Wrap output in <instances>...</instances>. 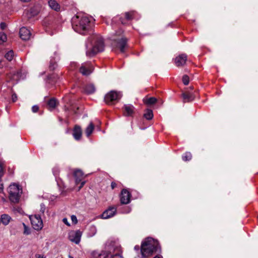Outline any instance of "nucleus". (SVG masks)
<instances>
[{"label": "nucleus", "instance_id": "4be33fe9", "mask_svg": "<svg viewBox=\"0 0 258 258\" xmlns=\"http://www.w3.org/2000/svg\"><path fill=\"white\" fill-rule=\"evenodd\" d=\"M183 102H187L192 101L195 96L193 94L190 92H184L182 94Z\"/></svg>", "mask_w": 258, "mask_h": 258}, {"label": "nucleus", "instance_id": "6e6552de", "mask_svg": "<svg viewBox=\"0 0 258 258\" xmlns=\"http://www.w3.org/2000/svg\"><path fill=\"white\" fill-rule=\"evenodd\" d=\"M31 224L34 229L39 230L43 227V222L40 216L35 215L30 217Z\"/></svg>", "mask_w": 258, "mask_h": 258}, {"label": "nucleus", "instance_id": "72a5a7b5", "mask_svg": "<svg viewBox=\"0 0 258 258\" xmlns=\"http://www.w3.org/2000/svg\"><path fill=\"white\" fill-rule=\"evenodd\" d=\"M57 67V64L55 61H53L52 60H51L50 61V64H49V69L51 70H54L56 67Z\"/></svg>", "mask_w": 258, "mask_h": 258}, {"label": "nucleus", "instance_id": "79ce46f5", "mask_svg": "<svg viewBox=\"0 0 258 258\" xmlns=\"http://www.w3.org/2000/svg\"><path fill=\"white\" fill-rule=\"evenodd\" d=\"M12 99L13 102H15L17 100V96L16 94H13L12 95Z\"/></svg>", "mask_w": 258, "mask_h": 258}, {"label": "nucleus", "instance_id": "f3484780", "mask_svg": "<svg viewBox=\"0 0 258 258\" xmlns=\"http://www.w3.org/2000/svg\"><path fill=\"white\" fill-rule=\"evenodd\" d=\"M48 4L51 9L57 12L60 11V6L55 0H49Z\"/></svg>", "mask_w": 258, "mask_h": 258}, {"label": "nucleus", "instance_id": "ddd939ff", "mask_svg": "<svg viewBox=\"0 0 258 258\" xmlns=\"http://www.w3.org/2000/svg\"><path fill=\"white\" fill-rule=\"evenodd\" d=\"M116 213V208L115 207H110L105 210L101 215L102 219H107L114 216Z\"/></svg>", "mask_w": 258, "mask_h": 258}, {"label": "nucleus", "instance_id": "a878e982", "mask_svg": "<svg viewBox=\"0 0 258 258\" xmlns=\"http://www.w3.org/2000/svg\"><path fill=\"white\" fill-rule=\"evenodd\" d=\"M144 103L148 105H152L155 104L157 101V99L155 97H150L144 99L143 100Z\"/></svg>", "mask_w": 258, "mask_h": 258}, {"label": "nucleus", "instance_id": "3c124183", "mask_svg": "<svg viewBox=\"0 0 258 258\" xmlns=\"http://www.w3.org/2000/svg\"><path fill=\"white\" fill-rule=\"evenodd\" d=\"M21 1L22 2H29L30 0H21Z\"/></svg>", "mask_w": 258, "mask_h": 258}, {"label": "nucleus", "instance_id": "864d4df0", "mask_svg": "<svg viewBox=\"0 0 258 258\" xmlns=\"http://www.w3.org/2000/svg\"><path fill=\"white\" fill-rule=\"evenodd\" d=\"M121 22L122 24H125V23L123 22L122 20H121Z\"/></svg>", "mask_w": 258, "mask_h": 258}, {"label": "nucleus", "instance_id": "9d476101", "mask_svg": "<svg viewBox=\"0 0 258 258\" xmlns=\"http://www.w3.org/2000/svg\"><path fill=\"white\" fill-rule=\"evenodd\" d=\"M82 236V232L80 230L71 231L69 233V238L70 241L79 244Z\"/></svg>", "mask_w": 258, "mask_h": 258}, {"label": "nucleus", "instance_id": "f03ea898", "mask_svg": "<svg viewBox=\"0 0 258 258\" xmlns=\"http://www.w3.org/2000/svg\"><path fill=\"white\" fill-rule=\"evenodd\" d=\"M161 251L158 241L151 237L146 238L143 241L141 251L143 257L149 256L155 252Z\"/></svg>", "mask_w": 258, "mask_h": 258}, {"label": "nucleus", "instance_id": "39448f33", "mask_svg": "<svg viewBox=\"0 0 258 258\" xmlns=\"http://www.w3.org/2000/svg\"><path fill=\"white\" fill-rule=\"evenodd\" d=\"M122 33V31L120 30L118 32L116 33V35L117 36V37H112V45L114 49H118L120 52H124L125 51V48L127 46V39L120 36Z\"/></svg>", "mask_w": 258, "mask_h": 258}, {"label": "nucleus", "instance_id": "473e14b6", "mask_svg": "<svg viewBox=\"0 0 258 258\" xmlns=\"http://www.w3.org/2000/svg\"><path fill=\"white\" fill-rule=\"evenodd\" d=\"M7 40L6 35L3 32H0V44L5 42Z\"/></svg>", "mask_w": 258, "mask_h": 258}, {"label": "nucleus", "instance_id": "f704fd0d", "mask_svg": "<svg viewBox=\"0 0 258 258\" xmlns=\"http://www.w3.org/2000/svg\"><path fill=\"white\" fill-rule=\"evenodd\" d=\"M189 77L187 75H184L182 77V82L185 85H187L189 83Z\"/></svg>", "mask_w": 258, "mask_h": 258}, {"label": "nucleus", "instance_id": "a18cd8bd", "mask_svg": "<svg viewBox=\"0 0 258 258\" xmlns=\"http://www.w3.org/2000/svg\"><path fill=\"white\" fill-rule=\"evenodd\" d=\"M81 185L79 187V190H80L81 188L84 185L85 183V181H81Z\"/></svg>", "mask_w": 258, "mask_h": 258}, {"label": "nucleus", "instance_id": "e433bc0d", "mask_svg": "<svg viewBox=\"0 0 258 258\" xmlns=\"http://www.w3.org/2000/svg\"><path fill=\"white\" fill-rule=\"evenodd\" d=\"M4 173V165L2 162L0 161V178H1Z\"/></svg>", "mask_w": 258, "mask_h": 258}, {"label": "nucleus", "instance_id": "423d86ee", "mask_svg": "<svg viewBox=\"0 0 258 258\" xmlns=\"http://www.w3.org/2000/svg\"><path fill=\"white\" fill-rule=\"evenodd\" d=\"M22 192V189L20 188L19 185L16 183L11 184L9 186L8 189L9 197L10 201L13 203H18Z\"/></svg>", "mask_w": 258, "mask_h": 258}, {"label": "nucleus", "instance_id": "5701e85b", "mask_svg": "<svg viewBox=\"0 0 258 258\" xmlns=\"http://www.w3.org/2000/svg\"><path fill=\"white\" fill-rule=\"evenodd\" d=\"M137 13L135 11H131L126 12L125 14V19L127 20H131L132 19H138L137 17Z\"/></svg>", "mask_w": 258, "mask_h": 258}, {"label": "nucleus", "instance_id": "6ab92c4d", "mask_svg": "<svg viewBox=\"0 0 258 258\" xmlns=\"http://www.w3.org/2000/svg\"><path fill=\"white\" fill-rule=\"evenodd\" d=\"M74 175L77 184L81 181L84 177L82 171L79 169L76 170L74 171Z\"/></svg>", "mask_w": 258, "mask_h": 258}, {"label": "nucleus", "instance_id": "de8ad7c7", "mask_svg": "<svg viewBox=\"0 0 258 258\" xmlns=\"http://www.w3.org/2000/svg\"><path fill=\"white\" fill-rule=\"evenodd\" d=\"M111 186L112 189H114L116 186V184L115 182H112L111 183Z\"/></svg>", "mask_w": 258, "mask_h": 258}, {"label": "nucleus", "instance_id": "f257e3e1", "mask_svg": "<svg viewBox=\"0 0 258 258\" xmlns=\"http://www.w3.org/2000/svg\"><path fill=\"white\" fill-rule=\"evenodd\" d=\"M90 18L83 14L74 16L72 19V27L75 31L82 34H87L90 30Z\"/></svg>", "mask_w": 258, "mask_h": 258}, {"label": "nucleus", "instance_id": "b1692460", "mask_svg": "<svg viewBox=\"0 0 258 258\" xmlns=\"http://www.w3.org/2000/svg\"><path fill=\"white\" fill-rule=\"evenodd\" d=\"M94 130V125L93 123L92 122H91L89 123V125L87 127L86 131H85V134L86 135V136L87 137H89L91 135V134L93 132Z\"/></svg>", "mask_w": 258, "mask_h": 258}, {"label": "nucleus", "instance_id": "cd10ccee", "mask_svg": "<svg viewBox=\"0 0 258 258\" xmlns=\"http://www.w3.org/2000/svg\"><path fill=\"white\" fill-rule=\"evenodd\" d=\"M89 231L88 233V236L89 237H92L96 233V228L94 226H91L89 227Z\"/></svg>", "mask_w": 258, "mask_h": 258}, {"label": "nucleus", "instance_id": "c85d7f7f", "mask_svg": "<svg viewBox=\"0 0 258 258\" xmlns=\"http://www.w3.org/2000/svg\"><path fill=\"white\" fill-rule=\"evenodd\" d=\"M144 117L148 120L151 119L153 117V112L150 109H148L144 114Z\"/></svg>", "mask_w": 258, "mask_h": 258}, {"label": "nucleus", "instance_id": "aec40b11", "mask_svg": "<svg viewBox=\"0 0 258 258\" xmlns=\"http://www.w3.org/2000/svg\"><path fill=\"white\" fill-rule=\"evenodd\" d=\"M73 137L76 140H79L82 137V130L80 126H75L73 131Z\"/></svg>", "mask_w": 258, "mask_h": 258}, {"label": "nucleus", "instance_id": "a19ab883", "mask_svg": "<svg viewBox=\"0 0 258 258\" xmlns=\"http://www.w3.org/2000/svg\"><path fill=\"white\" fill-rule=\"evenodd\" d=\"M4 190V186L2 182L1 178H0V193L3 192Z\"/></svg>", "mask_w": 258, "mask_h": 258}, {"label": "nucleus", "instance_id": "9b49d317", "mask_svg": "<svg viewBox=\"0 0 258 258\" xmlns=\"http://www.w3.org/2000/svg\"><path fill=\"white\" fill-rule=\"evenodd\" d=\"M20 36L24 40H28L32 36L31 30L25 27H23L20 29Z\"/></svg>", "mask_w": 258, "mask_h": 258}, {"label": "nucleus", "instance_id": "4468645a", "mask_svg": "<svg viewBox=\"0 0 258 258\" xmlns=\"http://www.w3.org/2000/svg\"><path fill=\"white\" fill-rule=\"evenodd\" d=\"M8 78L10 81L13 84H16L21 79H23L24 77L22 76L21 72H17L13 73H10L8 75Z\"/></svg>", "mask_w": 258, "mask_h": 258}, {"label": "nucleus", "instance_id": "0eeeda50", "mask_svg": "<svg viewBox=\"0 0 258 258\" xmlns=\"http://www.w3.org/2000/svg\"><path fill=\"white\" fill-rule=\"evenodd\" d=\"M122 97V94L120 92L110 91L104 97V101L108 104H112L115 102H117Z\"/></svg>", "mask_w": 258, "mask_h": 258}, {"label": "nucleus", "instance_id": "1a4fd4ad", "mask_svg": "<svg viewBox=\"0 0 258 258\" xmlns=\"http://www.w3.org/2000/svg\"><path fill=\"white\" fill-rule=\"evenodd\" d=\"M93 70V67L90 62H86L82 64L80 68V73L83 75H90Z\"/></svg>", "mask_w": 258, "mask_h": 258}, {"label": "nucleus", "instance_id": "a211bd4d", "mask_svg": "<svg viewBox=\"0 0 258 258\" xmlns=\"http://www.w3.org/2000/svg\"><path fill=\"white\" fill-rule=\"evenodd\" d=\"M12 220V218L8 214H4L1 216L0 221L5 226L8 225Z\"/></svg>", "mask_w": 258, "mask_h": 258}, {"label": "nucleus", "instance_id": "2f4dec72", "mask_svg": "<svg viewBox=\"0 0 258 258\" xmlns=\"http://www.w3.org/2000/svg\"><path fill=\"white\" fill-rule=\"evenodd\" d=\"M23 226H24V232L23 233L25 235H29L31 233V230L30 228L26 226V225L24 223H22Z\"/></svg>", "mask_w": 258, "mask_h": 258}, {"label": "nucleus", "instance_id": "58836bf2", "mask_svg": "<svg viewBox=\"0 0 258 258\" xmlns=\"http://www.w3.org/2000/svg\"><path fill=\"white\" fill-rule=\"evenodd\" d=\"M45 205L43 204H41L40 205V212L41 213L44 214V213L45 212Z\"/></svg>", "mask_w": 258, "mask_h": 258}, {"label": "nucleus", "instance_id": "8fccbe9b", "mask_svg": "<svg viewBox=\"0 0 258 258\" xmlns=\"http://www.w3.org/2000/svg\"><path fill=\"white\" fill-rule=\"evenodd\" d=\"M153 258H163L161 255H157L154 257Z\"/></svg>", "mask_w": 258, "mask_h": 258}, {"label": "nucleus", "instance_id": "2eb2a0df", "mask_svg": "<svg viewBox=\"0 0 258 258\" xmlns=\"http://www.w3.org/2000/svg\"><path fill=\"white\" fill-rule=\"evenodd\" d=\"M186 60V55L185 54H181L175 58L174 62L177 67H181L185 64Z\"/></svg>", "mask_w": 258, "mask_h": 258}, {"label": "nucleus", "instance_id": "20e7f679", "mask_svg": "<svg viewBox=\"0 0 258 258\" xmlns=\"http://www.w3.org/2000/svg\"><path fill=\"white\" fill-rule=\"evenodd\" d=\"M119 250V243L116 240H108L105 247V250L100 253V258H111L112 252Z\"/></svg>", "mask_w": 258, "mask_h": 258}, {"label": "nucleus", "instance_id": "5fc2aeb1", "mask_svg": "<svg viewBox=\"0 0 258 258\" xmlns=\"http://www.w3.org/2000/svg\"><path fill=\"white\" fill-rule=\"evenodd\" d=\"M69 258H73V257L71 256H69Z\"/></svg>", "mask_w": 258, "mask_h": 258}, {"label": "nucleus", "instance_id": "09e8293b", "mask_svg": "<svg viewBox=\"0 0 258 258\" xmlns=\"http://www.w3.org/2000/svg\"><path fill=\"white\" fill-rule=\"evenodd\" d=\"M134 248L136 250H139L140 249V247H139V246L136 245L135 246Z\"/></svg>", "mask_w": 258, "mask_h": 258}, {"label": "nucleus", "instance_id": "c03bdc74", "mask_svg": "<svg viewBox=\"0 0 258 258\" xmlns=\"http://www.w3.org/2000/svg\"><path fill=\"white\" fill-rule=\"evenodd\" d=\"M0 27H1V28L2 29H3V30L6 27V24L5 23H3V22L1 23L0 24Z\"/></svg>", "mask_w": 258, "mask_h": 258}, {"label": "nucleus", "instance_id": "412c9836", "mask_svg": "<svg viewBox=\"0 0 258 258\" xmlns=\"http://www.w3.org/2000/svg\"><path fill=\"white\" fill-rule=\"evenodd\" d=\"M95 91L96 88L92 84H87L84 88V92L87 94H92L94 93Z\"/></svg>", "mask_w": 258, "mask_h": 258}, {"label": "nucleus", "instance_id": "ea45409f", "mask_svg": "<svg viewBox=\"0 0 258 258\" xmlns=\"http://www.w3.org/2000/svg\"><path fill=\"white\" fill-rule=\"evenodd\" d=\"M38 109H39V107L37 105H34L32 107V110L33 112H36L38 111Z\"/></svg>", "mask_w": 258, "mask_h": 258}, {"label": "nucleus", "instance_id": "37998d69", "mask_svg": "<svg viewBox=\"0 0 258 258\" xmlns=\"http://www.w3.org/2000/svg\"><path fill=\"white\" fill-rule=\"evenodd\" d=\"M62 221L63 222L66 224L68 226H70V223H69L68 221V219L67 218H64L63 219H62Z\"/></svg>", "mask_w": 258, "mask_h": 258}, {"label": "nucleus", "instance_id": "dca6fc26", "mask_svg": "<svg viewBox=\"0 0 258 258\" xmlns=\"http://www.w3.org/2000/svg\"><path fill=\"white\" fill-rule=\"evenodd\" d=\"M123 115L125 116H131L134 113L135 108L131 104H125L123 107Z\"/></svg>", "mask_w": 258, "mask_h": 258}, {"label": "nucleus", "instance_id": "7c9ffc66", "mask_svg": "<svg viewBox=\"0 0 258 258\" xmlns=\"http://www.w3.org/2000/svg\"><path fill=\"white\" fill-rule=\"evenodd\" d=\"M191 157V154L190 152H186L182 156V160L185 161L190 160Z\"/></svg>", "mask_w": 258, "mask_h": 258}, {"label": "nucleus", "instance_id": "f8f14e48", "mask_svg": "<svg viewBox=\"0 0 258 258\" xmlns=\"http://www.w3.org/2000/svg\"><path fill=\"white\" fill-rule=\"evenodd\" d=\"M131 197V195L127 189H122L120 195L121 203L122 204H128L130 202Z\"/></svg>", "mask_w": 258, "mask_h": 258}, {"label": "nucleus", "instance_id": "49530a36", "mask_svg": "<svg viewBox=\"0 0 258 258\" xmlns=\"http://www.w3.org/2000/svg\"><path fill=\"white\" fill-rule=\"evenodd\" d=\"M35 256L36 258H45L43 255H41L39 254H36Z\"/></svg>", "mask_w": 258, "mask_h": 258}, {"label": "nucleus", "instance_id": "4c0bfd02", "mask_svg": "<svg viewBox=\"0 0 258 258\" xmlns=\"http://www.w3.org/2000/svg\"><path fill=\"white\" fill-rule=\"evenodd\" d=\"M71 220L72 222L75 224H77L78 222L77 217L75 215L71 216Z\"/></svg>", "mask_w": 258, "mask_h": 258}, {"label": "nucleus", "instance_id": "603ef678", "mask_svg": "<svg viewBox=\"0 0 258 258\" xmlns=\"http://www.w3.org/2000/svg\"><path fill=\"white\" fill-rule=\"evenodd\" d=\"M53 173H54V175L55 176H56V174H56V173H55V172H54V171H53Z\"/></svg>", "mask_w": 258, "mask_h": 258}, {"label": "nucleus", "instance_id": "c9c22d12", "mask_svg": "<svg viewBox=\"0 0 258 258\" xmlns=\"http://www.w3.org/2000/svg\"><path fill=\"white\" fill-rule=\"evenodd\" d=\"M91 256L92 258H100V253L96 250L93 251L91 252Z\"/></svg>", "mask_w": 258, "mask_h": 258}, {"label": "nucleus", "instance_id": "bb28decb", "mask_svg": "<svg viewBox=\"0 0 258 258\" xmlns=\"http://www.w3.org/2000/svg\"><path fill=\"white\" fill-rule=\"evenodd\" d=\"M57 104L56 100L54 98L50 99L48 102V105L49 107L52 109H53L55 107Z\"/></svg>", "mask_w": 258, "mask_h": 258}, {"label": "nucleus", "instance_id": "7ed1b4c3", "mask_svg": "<svg viewBox=\"0 0 258 258\" xmlns=\"http://www.w3.org/2000/svg\"><path fill=\"white\" fill-rule=\"evenodd\" d=\"M91 39H93L95 42L94 45L91 42L90 44L88 42L86 43V55L88 56H93L104 50V42L101 37L95 35L92 36Z\"/></svg>", "mask_w": 258, "mask_h": 258}, {"label": "nucleus", "instance_id": "c756f323", "mask_svg": "<svg viewBox=\"0 0 258 258\" xmlns=\"http://www.w3.org/2000/svg\"><path fill=\"white\" fill-rule=\"evenodd\" d=\"M14 51L10 50L5 54V57L8 60L11 61L14 57Z\"/></svg>", "mask_w": 258, "mask_h": 258}, {"label": "nucleus", "instance_id": "393cba45", "mask_svg": "<svg viewBox=\"0 0 258 258\" xmlns=\"http://www.w3.org/2000/svg\"><path fill=\"white\" fill-rule=\"evenodd\" d=\"M121 247L120 245L119 244V250H114L112 254L111 258H123L122 256L121 255Z\"/></svg>", "mask_w": 258, "mask_h": 258}]
</instances>
